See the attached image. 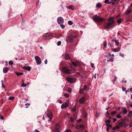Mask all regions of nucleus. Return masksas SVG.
<instances>
[{
    "label": "nucleus",
    "mask_w": 132,
    "mask_h": 132,
    "mask_svg": "<svg viewBox=\"0 0 132 132\" xmlns=\"http://www.w3.org/2000/svg\"><path fill=\"white\" fill-rule=\"evenodd\" d=\"M106 125L108 127H112L111 126L109 123H106Z\"/></svg>",
    "instance_id": "a18cd8bd"
},
{
    "label": "nucleus",
    "mask_w": 132,
    "mask_h": 132,
    "mask_svg": "<svg viewBox=\"0 0 132 132\" xmlns=\"http://www.w3.org/2000/svg\"><path fill=\"white\" fill-rule=\"evenodd\" d=\"M61 42L60 41H59L57 42V45L59 46L61 45Z\"/></svg>",
    "instance_id": "c03bdc74"
},
{
    "label": "nucleus",
    "mask_w": 132,
    "mask_h": 132,
    "mask_svg": "<svg viewBox=\"0 0 132 132\" xmlns=\"http://www.w3.org/2000/svg\"><path fill=\"white\" fill-rule=\"evenodd\" d=\"M0 118L2 120H3L4 119V117L1 116H0Z\"/></svg>",
    "instance_id": "864d4df0"
},
{
    "label": "nucleus",
    "mask_w": 132,
    "mask_h": 132,
    "mask_svg": "<svg viewBox=\"0 0 132 132\" xmlns=\"http://www.w3.org/2000/svg\"><path fill=\"white\" fill-rule=\"evenodd\" d=\"M75 128L77 129H80V126H76Z\"/></svg>",
    "instance_id": "8fccbe9b"
},
{
    "label": "nucleus",
    "mask_w": 132,
    "mask_h": 132,
    "mask_svg": "<svg viewBox=\"0 0 132 132\" xmlns=\"http://www.w3.org/2000/svg\"><path fill=\"white\" fill-rule=\"evenodd\" d=\"M2 87L4 88V85L3 84V83H2Z\"/></svg>",
    "instance_id": "338daca9"
},
{
    "label": "nucleus",
    "mask_w": 132,
    "mask_h": 132,
    "mask_svg": "<svg viewBox=\"0 0 132 132\" xmlns=\"http://www.w3.org/2000/svg\"><path fill=\"white\" fill-rule=\"evenodd\" d=\"M60 126L59 123L56 124L55 125V130L53 132H60Z\"/></svg>",
    "instance_id": "423d86ee"
},
{
    "label": "nucleus",
    "mask_w": 132,
    "mask_h": 132,
    "mask_svg": "<svg viewBox=\"0 0 132 132\" xmlns=\"http://www.w3.org/2000/svg\"><path fill=\"white\" fill-rule=\"evenodd\" d=\"M121 116L120 114H118V115L116 116V117L118 118H121Z\"/></svg>",
    "instance_id": "473e14b6"
},
{
    "label": "nucleus",
    "mask_w": 132,
    "mask_h": 132,
    "mask_svg": "<svg viewBox=\"0 0 132 132\" xmlns=\"http://www.w3.org/2000/svg\"><path fill=\"white\" fill-rule=\"evenodd\" d=\"M62 71L63 72L66 73L70 74L71 72V70L68 69L66 67H64L62 68Z\"/></svg>",
    "instance_id": "39448f33"
},
{
    "label": "nucleus",
    "mask_w": 132,
    "mask_h": 132,
    "mask_svg": "<svg viewBox=\"0 0 132 132\" xmlns=\"http://www.w3.org/2000/svg\"><path fill=\"white\" fill-rule=\"evenodd\" d=\"M116 44V45L118 46L119 45V42L117 40H116L115 42Z\"/></svg>",
    "instance_id": "4c0bfd02"
},
{
    "label": "nucleus",
    "mask_w": 132,
    "mask_h": 132,
    "mask_svg": "<svg viewBox=\"0 0 132 132\" xmlns=\"http://www.w3.org/2000/svg\"><path fill=\"white\" fill-rule=\"evenodd\" d=\"M100 115V114L98 113H96L95 115V116L96 118H98L99 117Z\"/></svg>",
    "instance_id": "e433bc0d"
},
{
    "label": "nucleus",
    "mask_w": 132,
    "mask_h": 132,
    "mask_svg": "<svg viewBox=\"0 0 132 132\" xmlns=\"http://www.w3.org/2000/svg\"><path fill=\"white\" fill-rule=\"evenodd\" d=\"M59 102L60 104H61L62 103V101L61 100L59 101Z\"/></svg>",
    "instance_id": "0e129e2a"
},
{
    "label": "nucleus",
    "mask_w": 132,
    "mask_h": 132,
    "mask_svg": "<svg viewBox=\"0 0 132 132\" xmlns=\"http://www.w3.org/2000/svg\"><path fill=\"white\" fill-rule=\"evenodd\" d=\"M63 23H61L59 24L60 25V26L63 29L64 28L65 26L63 24Z\"/></svg>",
    "instance_id": "c85d7f7f"
},
{
    "label": "nucleus",
    "mask_w": 132,
    "mask_h": 132,
    "mask_svg": "<svg viewBox=\"0 0 132 132\" xmlns=\"http://www.w3.org/2000/svg\"><path fill=\"white\" fill-rule=\"evenodd\" d=\"M22 84L21 85V86L22 87H26L27 86V85L26 84H24V81L23 80H22Z\"/></svg>",
    "instance_id": "bb28decb"
},
{
    "label": "nucleus",
    "mask_w": 132,
    "mask_h": 132,
    "mask_svg": "<svg viewBox=\"0 0 132 132\" xmlns=\"http://www.w3.org/2000/svg\"><path fill=\"white\" fill-rule=\"evenodd\" d=\"M132 11V10L130 9L126 11L125 14H127L130 13Z\"/></svg>",
    "instance_id": "aec40b11"
},
{
    "label": "nucleus",
    "mask_w": 132,
    "mask_h": 132,
    "mask_svg": "<svg viewBox=\"0 0 132 132\" xmlns=\"http://www.w3.org/2000/svg\"><path fill=\"white\" fill-rule=\"evenodd\" d=\"M35 59L36 63L38 65H40L41 64L42 61L40 58L38 56H35Z\"/></svg>",
    "instance_id": "6e6552de"
},
{
    "label": "nucleus",
    "mask_w": 132,
    "mask_h": 132,
    "mask_svg": "<svg viewBox=\"0 0 132 132\" xmlns=\"http://www.w3.org/2000/svg\"><path fill=\"white\" fill-rule=\"evenodd\" d=\"M81 119H80L79 120H78L77 121V122H79L80 121H81Z\"/></svg>",
    "instance_id": "e2e57ef3"
},
{
    "label": "nucleus",
    "mask_w": 132,
    "mask_h": 132,
    "mask_svg": "<svg viewBox=\"0 0 132 132\" xmlns=\"http://www.w3.org/2000/svg\"><path fill=\"white\" fill-rule=\"evenodd\" d=\"M119 55L120 56L123 57H124V55L123 54H122L121 53H120Z\"/></svg>",
    "instance_id": "f704fd0d"
},
{
    "label": "nucleus",
    "mask_w": 132,
    "mask_h": 132,
    "mask_svg": "<svg viewBox=\"0 0 132 132\" xmlns=\"http://www.w3.org/2000/svg\"><path fill=\"white\" fill-rule=\"evenodd\" d=\"M66 91L69 93H71L72 92V90L70 88H69L68 90H67Z\"/></svg>",
    "instance_id": "79ce46f5"
},
{
    "label": "nucleus",
    "mask_w": 132,
    "mask_h": 132,
    "mask_svg": "<svg viewBox=\"0 0 132 132\" xmlns=\"http://www.w3.org/2000/svg\"><path fill=\"white\" fill-rule=\"evenodd\" d=\"M109 0H105L104 1V2L105 3L107 4H110L111 3H112V4H113L114 3L112 1L109 2Z\"/></svg>",
    "instance_id": "dca6fc26"
},
{
    "label": "nucleus",
    "mask_w": 132,
    "mask_h": 132,
    "mask_svg": "<svg viewBox=\"0 0 132 132\" xmlns=\"http://www.w3.org/2000/svg\"><path fill=\"white\" fill-rule=\"evenodd\" d=\"M76 37V35H75L74 36L72 35L68 36L66 39V41L68 42H72L74 41V38H75Z\"/></svg>",
    "instance_id": "7ed1b4c3"
},
{
    "label": "nucleus",
    "mask_w": 132,
    "mask_h": 132,
    "mask_svg": "<svg viewBox=\"0 0 132 132\" xmlns=\"http://www.w3.org/2000/svg\"><path fill=\"white\" fill-rule=\"evenodd\" d=\"M84 90L82 89H80L79 90V93L81 94H82L83 93V91Z\"/></svg>",
    "instance_id": "7c9ffc66"
},
{
    "label": "nucleus",
    "mask_w": 132,
    "mask_h": 132,
    "mask_svg": "<svg viewBox=\"0 0 132 132\" xmlns=\"http://www.w3.org/2000/svg\"><path fill=\"white\" fill-rule=\"evenodd\" d=\"M122 89L123 91L125 92L126 91V88L123 87H122Z\"/></svg>",
    "instance_id": "37998d69"
},
{
    "label": "nucleus",
    "mask_w": 132,
    "mask_h": 132,
    "mask_svg": "<svg viewBox=\"0 0 132 132\" xmlns=\"http://www.w3.org/2000/svg\"><path fill=\"white\" fill-rule=\"evenodd\" d=\"M87 88V86L86 85H85L84 86L83 89H82L84 90H86Z\"/></svg>",
    "instance_id": "58836bf2"
},
{
    "label": "nucleus",
    "mask_w": 132,
    "mask_h": 132,
    "mask_svg": "<svg viewBox=\"0 0 132 132\" xmlns=\"http://www.w3.org/2000/svg\"><path fill=\"white\" fill-rule=\"evenodd\" d=\"M30 105V103H27L26 104H25V105Z\"/></svg>",
    "instance_id": "69168bd1"
},
{
    "label": "nucleus",
    "mask_w": 132,
    "mask_h": 132,
    "mask_svg": "<svg viewBox=\"0 0 132 132\" xmlns=\"http://www.w3.org/2000/svg\"><path fill=\"white\" fill-rule=\"evenodd\" d=\"M117 77L115 76V78L113 80V81L114 82L115 81H116Z\"/></svg>",
    "instance_id": "de8ad7c7"
},
{
    "label": "nucleus",
    "mask_w": 132,
    "mask_h": 132,
    "mask_svg": "<svg viewBox=\"0 0 132 132\" xmlns=\"http://www.w3.org/2000/svg\"><path fill=\"white\" fill-rule=\"evenodd\" d=\"M14 97L13 96H10L8 98V99L10 100H13L14 99Z\"/></svg>",
    "instance_id": "c756f323"
},
{
    "label": "nucleus",
    "mask_w": 132,
    "mask_h": 132,
    "mask_svg": "<svg viewBox=\"0 0 132 132\" xmlns=\"http://www.w3.org/2000/svg\"><path fill=\"white\" fill-rule=\"evenodd\" d=\"M57 21L58 24H60L63 23L64 20L63 18L61 16H60L57 18Z\"/></svg>",
    "instance_id": "1a4fd4ad"
},
{
    "label": "nucleus",
    "mask_w": 132,
    "mask_h": 132,
    "mask_svg": "<svg viewBox=\"0 0 132 132\" xmlns=\"http://www.w3.org/2000/svg\"><path fill=\"white\" fill-rule=\"evenodd\" d=\"M53 37V35L50 33H46L43 36V38L45 39H51Z\"/></svg>",
    "instance_id": "20e7f679"
},
{
    "label": "nucleus",
    "mask_w": 132,
    "mask_h": 132,
    "mask_svg": "<svg viewBox=\"0 0 132 132\" xmlns=\"http://www.w3.org/2000/svg\"><path fill=\"white\" fill-rule=\"evenodd\" d=\"M92 18L96 23L102 22L104 20V18L97 15L94 16Z\"/></svg>",
    "instance_id": "f03ea898"
},
{
    "label": "nucleus",
    "mask_w": 132,
    "mask_h": 132,
    "mask_svg": "<svg viewBox=\"0 0 132 132\" xmlns=\"http://www.w3.org/2000/svg\"><path fill=\"white\" fill-rule=\"evenodd\" d=\"M47 59H46L44 61L45 63L46 64L47 63Z\"/></svg>",
    "instance_id": "bf43d9fd"
},
{
    "label": "nucleus",
    "mask_w": 132,
    "mask_h": 132,
    "mask_svg": "<svg viewBox=\"0 0 132 132\" xmlns=\"http://www.w3.org/2000/svg\"><path fill=\"white\" fill-rule=\"evenodd\" d=\"M71 62L73 65L75 67H76L79 65L80 62L78 61H77L75 62L71 61Z\"/></svg>",
    "instance_id": "9d476101"
},
{
    "label": "nucleus",
    "mask_w": 132,
    "mask_h": 132,
    "mask_svg": "<svg viewBox=\"0 0 132 132\" xmlns=\"http://www.w3.org/2000/svg\"><path fill=\"white\" fill-rule=\"evenodd\" d=\"M66 79L68 81L71 83H73L76 80V79L75 78L71 77L67 78Z\"/></svg>",
    "instance_id": "0eeeda50"
},
{
    "label": "nucleus",
    "mask_w": 132,
    "mask_h": 132,
    "mask_svg": "<svg viewBox=\"0 0 132 132\" xmlns=\"http://www.w3.org/2000/svg\"><path fill=\"white\" fill-rule=\"evenodd\" d=\"M91 67L92 68H93L94 67V64L92 63L91 64Z\"/></svg>",
    "instance_id": "603ef678"
},
{
    "label": "nucleus",
    "mask_w": 132,
    "mask_h": 132,
    "mask_svg": "<svg viewBox=\"0 0 132 132\" xmlns=\"http://www.w3.org/2000/svg\"><path fill=\"white\" fill-rule=\"evenodd\" d=\"M35 132H40L37 129L35 130Z\"/></svg>",
    "instance_id": "052dcab7"
},
{
    "label": "nucleus",
    "mask_w": 132,
    "mask_h": 132,
    "mask_svg": "<svg viewBox=\"0 0 132 132\" xmlns=\"http://www.w3.org/2000/svg\"><path fill=\"white\" fill-rule=\"evenodd\" d=\"M47 116L50 119L51 121L52 119V116L51 113H48L47 114Z\"/></svg>",
    "instance_id": "2eb2a0df"
},
{
    "label": "nucleus",
    "mask_w": 132,
    "mask_h": 132,
    "mask_svg": "<svg viewBox=\"0 0 132 132\" xmlns=\"http://www.w3.org/2000/svg\"><path fill=\"white\" fill-rule=\"evenodd\" d=\"M85 101V98L83 97H82L79 100V102L80 103H84Z\"/></svg>",
    "instance_id": "ddd939ff"
},
{
    "label": "nucleus",
    "mask_w": 132,
    "mask_h": 132,
    "mask_svg": "<svg viewBox=\"0 0 132 132\" xmlns=\"http://www.w3.org/2000/svg\"><path fill=\"white\" fill-rule=\"evenodd\" d=\"M120 50V48L119 47H118L117 48L114 49H113V51L114 52H118Z\"/></svg>",
    "instance_id": "a211bd4d"
},
{
    "label": "nucleus",
    "mask_w": 132,
    "mask_h": 132,
    "mask_svg": "<svg viewBox=\"0 0 132 132\" xmlns=\"http://www.w3.org/2000/svg\"><path fill=\"white\" fill-rule=\"evenodd\" d=\"M9 65H12L13 64V62L12 61H9Z\"/></svg>",
    "instance_id": "a19ab883"
},
{
    "label": "nucleus",
    "mask_w": 132,
    "mask_h": 132,
    "mask_svg": "<svg viewBox=\"0 0 132 132\" xmlns=\"http://www.w3.org/2000/svg\"><path fill=\"white\" fill-rule=\"evenodd\" d=\"M108 45H109L110 47H111L112 46V44L110 43L108 44Z\"/></svg>",
    "instance_id": "774afa93"
},
{
    "label": "nucleus",
    "mask_w": 132,
    "mask_h": 132,
    "mask_svg": "<svg viewBox=\"0 0 132 132\" xmlns=\"http://www.w3.org/2000/svg\"><path fill=\"white\" fill-rule=\"evenodd\" d=\"M101 6L102 5L101 3H98L96 4V8L100 7H101Z\"/></svg>",
    "instance_id": "4be33fe9"
},
{
    "label": "nucleus",
    "mask_w": 132,
    "mask_h": 132,
    "mask_svg": "<svg viewBox=\"0 0 132 132\" xmlns=\"http://www.w3.org/2000/svg\"><path fill=\"white\" fill-rule=\"evenodd\" d=\"M113 120L114 122L117 120V119L116 118H113Z\"/></svg>",
    "instance_id": "13d9d810"
},
{
    "label": "nucleus",
    "mask_w": 132,
    "mask_h": 132,
    "mask_svg": "<svg viewBox=\"0 0 132 132\" xmlns=\"http://www.w3.org/2000/svg\"><path fill=\"white\" fill-rule=\"evenodd\" d=\"M68 8L69 9H70L72 10L73 9V7L72 5H70L68 7Z\"/></svg>",
    "instance_id": "cd10ccee"
},
{
    "label": "nucleus",
    "mask_w": 132,
    "mask_h": 132,
    "mask_svg": "<svg viewBox=\"0 0 132 132\" xmlns=\"http://www.w3.org/2000/svg\"><path fill=\"white\" fill-rule=\"evenodd\" d=\"M64 96L66 98H68L69 96V95L67 94H64Z\"/></svg>",
    "instance_id": "ea45409f"
},
{
    "label": "nucleus",
    "mask_w": 132,
    "mask_h": 132,
    "mask_svg": "<svg viewBox=\"0 0 132 132\" xmlns=\"http://www.w3.org/2000/svg\"><path fill=\"white\" fill-rule=\"evenodd\" d=\"M116 113V111H114L112 112V114H115Z\"/></svg>",
    "instance_id": "3c124183"
},
{
    "label": "nucleus",
    "mask_w": 132,
    "mask_h": 132,
    "mask_svg": "<svg viewBox=\"0 0 132 132\" xmlns=\"http://www.w3.org/2000/svg\"><path fill=\"white\" fill-rule=\"evenodd\" d=\"M69 104V103L65 102L64 104L61 105V108L62 109L66 108L68 106Z\"/></svg>",
    "instance_id": "9b49d317"
},
{
    "label": "nucleus",
    "mask_w": 132,
    "mask_h": 132,
    "mask_svg": "<svg viewBox=\"0 0 132 132\" xmlns=\"http://www.w3.org/2000/svg\"><path fill=\"white\" fill-rule=\"evenodd\" d=\"M65 60H67L70 59V57L68 54H67L65 55Z\"/></svg>",
    "instance_id": "6ab92c4d"
},
{
    "label": "nucleus",
    "mask_w": 132,
    "mask_h": 132,
    "mask_svg": "<svg viewBox=\"0 0 132 132\" xmlns=\"http://www.w3.org/2000/svg\"><path fill=\"white\" fill-rule=\"evenodd\" d=\"M108 20V22L105 26V27L106 29L112 28V26L114 23V18L113 17L110 18Z\"/></svg>",
    "instance_id": "f257e3e1"
},
{
    "label": "nucleus",
    "mask_w": 132,
    "mask_h": 132,
    "mask_svg": "<svg viewBox=\"0 0 132 132\" xmlns=\"http://www.w3.org/2000/svg\"><path fill=\"white\" fill-rule=\"evenodd\" d=\"M129 92H130V93H132V87L130 88L129 90Z\"/></svg>",
    "instance_id": "49530a36"
},
{
    "label": "nucleus",
    "mask_w": 132,
    "mask_h": 132,
    "mask_svg": "<svg viewBox=\"0 0 132 132\" xmlns=\"http://www.w3.org/2000/svg\"><path fill=\"white\" fill-rule=\"evenodd\" d=\"M71 121L72 122H73L74 121V120L72 118L71 119Z\"/></svg>",
    "instance_id": "680f3d73"
},
{
    "label": "nucleus",
    "mask_w": 132,
    "mask_h": 132,
    "mask_svg": "<svg viewBox=\"0 0 132 132\" xmlns=\"http://www.w3.org/2000/svg\"><path fill=\"white\" fill-rule=\"evenodd\" d=\"M80 126V129H82L83 130H84L85 127L83 125H81Z\"/></svg>",
    "instance_id": "5701e85b"
},
{
    "label": "nucleus",
    "mask_w": 132,
    "mask_h": 132,
    "mask_svg": "<svg viewBox=\"0 0 132 132\" xmlns=\"http://www.w3.org/2000/svg\"><path fill=\"white\" fill-rule=\"evenodd\" d=\"M66 132H71V131L70 129H68L67 130Z\"/></svg>",
    "instance_id": "5fc2aeb1"
},
{
    "label": "nucleus",
    "mask_w": 132,
    "mask_h": 132,
    "mask_svg": "<svg viewBox=\"0 0 132 132\" xmlns=\"http://www.w3.org/2000/svg\"><path fill=\"white\" fill-rule=\"evenodd\" d=\"M76 108L75 107H74L71 109V111L72 112H74L76 111Z\"/></svg>",
    "instance_id": "393cba45"
},
{
    "label": "nucleus",
    "mask_w": 132,
    "mask_h": 132,
    "mask_svg": "<svg viewBox=\"0 0 132 132\" xmlns=\"http://www.w3.org/2000/svg\"><path fill=\"white\" fill-rule=\"evenodd\" d=\"M130 123L129 124V123H127L126 124H125L126 125V127H127L129 125V127L130 128L132 127V119H131L130 121Z\"/></svg>",
    "instance_id": "f8f14e48"
},
{
    "label": "nucleus",
    "mask_w": 132,
    "mask_h": 132,
    "mask_svg": "<svg viewBox=\"0 0 132 132\" xmlns=\"http://www.w3.org/2000/svg\"><path fill=\"white\" fill-rule=\"evenodd\" d=\"M107 45V44L106 42H104V46L105 47H106Z\"/></svg>",
    "instance_id": "09e8293b"
},
{
    "label": "nucleus",
    "mask_w": 132,
    "mask_h": 132,
    "mask_svg": "<svg viewBox=\"0 0 132 132\" xmlns=\"http://www.w3.org/2000/svg\"><path fill=\"white\" fill-rule=\"evenodd\" d=\"M23 68L28 71H30L31 70V68L29 67H23Z\"/></svg>",
    "instance_id": "f3484780"
},
{
    "label": "nucleus",
    "mask_w": 132,
    "mask_h": 132,
    "mask_svg": "<svg viewBox=\"0 0 132 132\" xmlns=\"http://www.w3.org/2000/svg\"><path fill=\"white\" fill-rule=\"evenodd\" d=\"M15 74L17 76H19L20 75H23V73H20L18 72H16Z\"/></svg>",
    "instance_id": "b1692460"
},
{
    "label": "nucleus",
    "mask_w": 132,
    "mask_h": 132,
    "mask_svg": "<svg viewBox=\"0 0 132 132\" xmlns=\"http://www.w3.org/2000/svg\"><path fill=\"white\" fill-rule=\"evenodd\" d=\"M132 114V112L131 111L129 112L128 114V116H129V115H131Z\"/></svg>",
    "instance_id": "6e6d98bb"
},
{
    "label": "nucleus",
    "mask_w": 132,
    "mask_h": 132,
    "mask_svg": "<svg viewBox=\"0 0 132 132\" xmlns=\"http://www.w3.org/2000/svg\"><path fill=\"white\" fill-rule=\"evenodd\" d=\"M116 38H114V39H113L112 40V42H115V41H116Z\"/></svg>",
    "instance_id": "4d7b16f0"
},
{
    "label": "nucleus",
    "mask_w": 132,
    "mask_h": 132,
    "mask_svg": "<svg viewBox=\"0 0 132 132\" xmlns=\"http://www.w3.org/2000/svg\"><path fill=\"white\" fill-rule=\"evenodd\" d=\"M9 70L8 68L7 67H5L3 69V72L4 73H7Z\"/></svg>",
    "instance_id": "4468645a"
},
{
    "label": "nucleus",
    "mask_w": 132,
    "mask_h": 132,
    "mask_svg": "<svg viewBox=\"0 0 132 132\" xmlns=\"http://www.w3.org/2000/svg\"><path fill=\"white\" fill-rule=\"evenodd\" d=\"M68 24L70 25H71L73 24V22L69 20V21L68 22Z\"/></svg>",
    "instance_id": "a878e982"
},
{
    "label": "nucleus",
    "mask_w": 132,
    "mask_h": 132,
    "mask_svg": "<svg viewBox=\"0 0 132 132\" xmlns=\"http://www.w3.org/2000/svg\"><path fill=\"white\" fill-rule=\"evenodd\" d=\"M123 112L124 114H126L127 113V111L126 109H125L123 110Z\"/></svg>",
    "instance_id": "72a5a7b5"
},
{
    "label": "nucleus",
    "mask_w": 132,
    "mask_h": 132,
    "mask_svg": "<svg viewBox=\"0 0 132 132\" xmlns=\"http://www.w3.org/2000/svg\"><path fill=\"white\" fill-rule=\"evenodd\" d=\"M82 114L84 117H87V114L85 111H83L82 113Z\"/></svg>",
    "instance_id": "412c9836"
},
{
    "label": "nucleus",
    "mask_w": 132,
    "mask_h": 132,
    "mask_svg": "<svg viewBox=\"0 0 132 132\" xmlns=\"http://www.w3.org/2000/svg\"><path fill=\"white\" fill-rule=\"evenodd\" d=\"M122 21V20L121 18H120L117 21V22L118 23H120L121 21Z\"/></svg>",
    "instance_id": "2f4dec72"
},
{
    "label": "nucleus",
    "mask_w": 132,
    "mask_h": 132,
    "mask_svg": "<svg viewBox=\"0 0 132 132\" xmlns=\"http://www.w3.org/2000/svg\"><path fill=\"white\" fill-rule=\"evenodd\" d=\"M105 122L106 123H106H110V120H105Z\"/></svg>",
    "instance_id": "c9c22d12"
}]
</instances>
